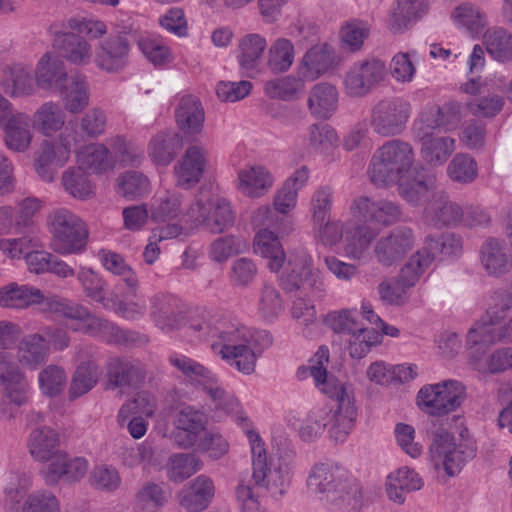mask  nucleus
Segmentation results:
<instances>
[{"label": "nucleus", "mask_w": 512, "mask_h": 512, "mask_svg": "<svg viewBox=\"0 0 512 512\" xmlns=\"http://www.w3.org/2000/svg\"><path fill=\"white\" fill-rule=\"evenodd\" d=\"M188 329L199 339H212L213 352L244 375L254 373L258 359L273 344L267 330L248 326L222 312L194 321Z\"/></svg>", "instance_id": "1"}, {"label": "nucleus", "mask_w": 512, "mask_h": 512, "mask_svg": "<svg viewBox=\"0 0 512 512\" xmlns=\"http://www.w3.org/2000/svg\"><path fill=\"white\" fill-rule=\"evenodd\" d=\"M414 164L415 151L411 143L392 139L373 153L368 175L371 182L380 187L398 184L399 193L406 201L420 203L433 193L435 180Z\"/></svg>", "instance_id": "2"}, {"label": "nucleus", "mask_w": 512, "mask_h": 512, "mask_svg": "<svg viewBox=\"0 0 512 512\" xmlns=\"http://www.w3.org/2000/svg\"><path fill=\"white\" fill-rule=\"evenodd\" d=\"M307 487L330 512H351L362 504V489L353 475L334 462L315 464L308 475Z\"/></svg>", "instance_id": "3"}, {"label": "nucleus", "mask_w": 512, "mask_h": 512, "mask_svg": "<svg viewBox=\"0 0 512 512\" xmlns=\"http://www.w3.org/2000/svg\"><path fill=\"white\" fill-rule=\"evenodd\" d=\"M307 487L330 512H351L362 504V489L353 475L334 462L315 464L308 475Z\"/></svg>", "instance_id": "4"}, {"label": "nucleus", "mask_w": 512, "mask_h": 512, "mask_svg": "<svg viewBox=\"0 0 512 512\" xmlns=\"http://www.w3.org/2000/svg\"><path fill=\"white\" fill-rule=\"evenodd\" d=\"M182 196L167 192L153 205L151 219L155 222L179 220L195 224H229L235 220L231 204L225 199L209 201L201 194L187 209H181Z\"/></svg>", "instance_id": "5"}, {"label": "nucleus", "mask_w": 512, "mask_h": 512, "mask_svg": "<svg viewBox=\"0 0 512 512\" xmlns=\"http://www.w3.org/2000/svg\"><path fill=\"white\" fill-rule=\"evenodd\" d=\"M252 456V478L274 498L282 497L290 487L293 477V458L279 456L268 461L264 443L253 430H246Z\"/></svg>", "instance_id": "6"}, {"label": "nucleus", "mask_w": 512, "mask_h": 512, "mask_svg": "<svg viewBox=\"0 0 512 512\" xmlns=\"http://www.w3.org/2000/svg\"><path fill=\"white\" fill-rule=\"evenodd\" d=\"M498 339L512 340V293L507 290L490 295L486 313L467 333L471 346L492 345Z\"/></svg>", "instance_id": "7"}, {"label": "nucleus", "mask_w": 512, "mask_h": 512, "mask_svg": "<svg viewBox=\"0 0 512 512\" xmlns=\"http://www.w3.org/2000/svg\"><path fill=\"white\" fill-rule=\"evenodd\" d=\"M43 312L54 313L70 321V329L97 336L109 343H119L125 339L124 332L112 322L93 315L89 309L77 302L56 295L47 296Z\"/></svg>", "instance_id": "8"}, {"label": "nucleus", "mask_w": 512, "mask_h": 512, "mask_svg": "<svg viewBox=\"0 0 512 512\" xmlns=\"http://www.w3.org/2000/svg\"><path fill=\"white\" fill-rule=\"evenodd\" d=\"M460 441L447 431L441 430L434 436L429 448V457L436 469L442 468L449 477L458 475L466 463L476 456L475 442L460 434Z\"/></svg>", "instance_id": "9"}, {"label": "nucleus", "mask_w": 512, "mask_h": 512, "mask_svg": "<svg viewBox=\"0 0 512 512\" xmlns=\"http://www.w3.org/2000/svg\"><path fill=\"white\" fill-rule=\"evenodd\" d=\"M466 397V388L458 380L448 379L424 385L418 392L420 409L432 416H443L455 411Z\"/></svg>", "instance_id": "10"}, {"label": "nucleus", "mask_w": 512, "mask_h": 512, "mask_svg": "<svg viewBox=\"0 0 512 512\" xmlns=\"http://www.w3.org/2000/svg\"><path fill=\"white\" fill-rule=\"evenodd\" d=\"M306 281L314 296L325 295V283L319 271L312 268V257L300 247L289 253L288 260L280 277V285L287 292L298 290Z\"/></svg>", "instance_id": "11"}, {"label": "nucleus", "mask_w": 512, "mask_h": 512, "mask_svg": "<svg viewBox=\"0 0 512 512\" xmlns=\"http://www.w3.org/2000/svg\"><path fill=\"white\" fill-rule=\"evenodd\" d=\"M385 63L377 58H365L353 62L345 71L343 93L353 99L369 95L385 78Z\"/></svg>", "instance_id": "12"}, {"label": "nucleus", "mask_w": 512, "mask_h": 512, "mask_svg": "<svg viewBox=\"0 0 512 512\" xmlns=\"http://www.w3.org/2000/svg\"><path fill=\"white\" fill-rule=\"evenodd\" d=\"M337 395H326L334 399L336 405L324 410L326 432L330 440L343 443L355 427L358 409L353 387L339 390Z\"/></svg>", "instance_id": "13"}, {"label": "nucleus", "mask_w": 512, "mask_h": 512, "mask_svg": "<svg viewBox=\"0 0 512 512\" xmlns=\"http://www.w3.org/2000/svg\"><path fill=\"white\" fill-rule=\"evenodd\" d=\"M75 141L76 132L66 128L56 138L41 142L35 154L34 166L36 173L44 181H52L57 171L68 162Z\"/></svg>", "instance_id": "14"}, {"label": "nucleus", "mask_w": 512, "mask_h": 512, "mask_svg": "<svg viewBox=\"0 0 512 512\" xmlns=\"http://www.w3.org/2000/svg\"><path fill=\"white\" fill-rule=\"evenodd\" d=\"M170 440L179 449L190 450L208 427L204 410L193 405L179 406L172 417Z\"/></svg>", "instance_id": "15"}, {"label": "nucleus", "mask_w": 512, "mask_h": 512, "mask_svg": "<svg viewBox=\"0 0 512 512\" xmlns=\"http://www.w3.org/2000/svg\"><path fill=\"white\" fill-rule=\"evenodd\" d=\"M411 115V105L402 98H386L372 109L371 127L383 137L400 135L406 128Z\"/></svg>", "instance_id": "16"}, {"label": "nucleus", "mask_w": 512, "mask_h": 512, "mask_svg": "<svg viewBox=\"0 0 512 512\" xmlns=\"http://www.w3.org/2000/svg\"><path fill=\"white\" fill-rule=\"evenodd\" d=\"M0 384L3 395L11 405L21 407L29 403L31 386L12 353L0 351Z\"/></svg>", "instance_id": "17"}, {"label": "nucleus", "mask_w": 512, "mask_h": 512, "mask_svg": "<svg viewBox=\"0 0 512 512\" xmlns=\"http://www.w3.org/2000/svg\"><path fill=\"white\" fill-rule=\"evenodd\" d=\"M43 244L38 237L24 236L15 239H1L0 250L10 258L24 255L28 270L35 274L48 272L53 255L39 250Z\"/></svg>", "instance_id": "18"}, {"label": "nucleus", "mask_w": 512, "mask_h": 512, "mask_svg": "<svg viewBox=\"0 0 512 512\" xmlns=\"http://www.w3.org/2000/svg\"><path fill=\"white\" fill-rule=\"evenodd\" d=\"M350 213L356 221L363 223L394 224L406 221L397 203L389 200L374 201L365 196L353 200Z\"/></svg>", "instance_id": "19"}, {"label": "nucleus", "mask_w": 512, "mask_h": 512, "mask_svg": "<svg viewBox=\"0 0 512 512\" xmlns=\"http://www.w3.org/2000/svg\"><path fill=\"white\" fill-rule=\"evenodd\" d=\"M329 358V349L326 346H320L309 360L308 365L298 368L296 375L301 381L309 377L312 378L316 389L324 395H337V391L352 385L343 383L328 373Z\"/></svg>", "instance_id": "20"}, {"label": "nucleus", "mask_w": 512, "mask_h": 512, "mask_svg": "<svg viewBox=\"0 0 512 512\" xmlns=\"http://www.w3.org/2000/svg\"><path fill=\"white\" fill-rule=\"evenodd\" d=\"M415 235L411 228L398 226L387 236L381 237L375 246L378 262L391 266L401 260L414 246Z\"/></svg>", "instance_id": "21"}, {"label": "nucleus", "mask_w": 512, "mask_h": 512, "mask_svg": "<svg viewBox=\"0 0 512 512\" xmlns=\"http://www.w3.org/2000/svg\"><path fill=\"white\" fill-rule=\"evenodd\" d=\"M337 131L326 123H313L306 129L296 148L302 157L310 155H331L339 146Z\"/></svg>", "instance_id": "22"}, {"label": "nucleus", "mask_w": 512, "mask_h": 512, "mask_svg": "<svg viewBox=\"0 0 512 512\" xmlns=\"http://www.w3.org/2000/svg\"><path fill=\"white\" fill-rule=\"evenodd\" d=\"M208 163L207 151L197 145L188 147L174 166L175 182L178 187L190 189L198 184Z\"/></svg>", "instance_id": "23"}, {"label": "nucleus", "mask_w": 512, "mask_h": 512, "mask_svg": "<svg viewBox=\"0 0 512 512\" xmlns=\"http://www.w3.org/2000/svg\"><path fill=\"white\" fill-rule=\"evenodd\" d=\"M60 434L49 426H40L33 429L27 439V449L30 456L38 462L54 463L63 459V450L60 449Z\"/></svg>", "instance_id": "24"}, {"label": "nucleus", "mask_w": 512, "mask_h": 512, "mask_svg": "<svg viewBox=\"0 0 512 512\" xmlns=\"http://www.w3.org/2000/svg\"><path fill=\"white\" fill-rule=\"evenodd\" d=\"M150 315L161 330L178 329L184 321L182 302L171 294H156L150 300Z\"/></svg>", "instance_id": "25"}, {"label": "nucleus", "mask_w": 512, "mask_h": 512, "mask_svg": "<svg viewBox=\"0 0 512 512\" xmlns=\"http://www.w3.org/2000/svg\"><path fill=\"white\" fill-rule=\"evenodd\" d=\"M274 182V175L267 167L254 164L239 169L236 186L242 195L257 199L267 195Z\"/></svg>", "instance_id": "26"}, {"label": "nucleus", "mask_w": 512, "mask_h": 512, "mask_svg": "<svg viewBox=\"0 0 512 512\" xmlns=\"http://www.w3.org/2000/svg\"><path fill=\"white\" fill-rule=\"evenodd\" d=\"M266 49L267 41L258 33L245 34L238 40L236 58L246 77L255 78L260 75V64Z\"/></svg>", "instance_id": "27"}, {"label": "nucleus", "mask_w": 512, "mask_h": 512, "mask_svg": "<svg viewBox=\"0 0 512 512\" xmlns=\"http://www.w3.org/2000/svg\"><path fill=\"white\" fill-rule=\"evenodd\" d=\"M145 378V371L139 362L126 358H111L106 365V389H125L137 385Z\"/></svg>", "instance_id": "28"}, {"label": "nucleus", "mask_w": 512, "mask_h": 512, "mask_svg": "<svg viewBox=\"0 0 512 512\" xmlns=\"http://www.w3.org/2000/svg\"><path fill=\"white\" fill-rule=\"evenodd\" d=\"M334 64L331 47L326 44L312 46L299 60L296 73L304 80L315 81L327 73Z\"/></svg>", "instance_id": "29"}, {"label": "nucleus", "mask_w": 512, "mask_h": 512, "mask_svg": "<svg viewBox=\"0 0 512 512\" xmlns=\"http://www.w3.org/2000/svg\"><path fill=\"white\" fill-rule=\"evenodd\" d=\"M479 259L481 266L491 277L499 278L512 270V255L503 240H485L480 247Z\"/></svg>", "instance_id": "30"}, {"label": "nucleus", "mask_w": 512, "mask_h": 512, "mask_svg": "<svg viewBox=\"0 0 512 512\" xmlns=\"http://www.w3.org/2000/svg\"><path fill=\"white\" fill-rule=\"evenodd\" d=\"M0 87L12 99L34 95L37 85L32 68L20 63L8 66L3 71Z\"/></svg>", "instance_id": "31"}, {"label": "nucleus", "mask_w": 512, "mask_h": 512, "mask_svg": "<svg viewBox=\"0 0 512 512\" xmlns=\"http://www.w3.org/2000/svg\"><path fill=\"white\" fill-rule=\"evenodd\" d=\"M428 10L427 0H395L390 9L388 28L395 34L403 33L423 18Z\"/></svg>", "instance_id": "32"}, {"label": "nucleus", "mask_w": 512, "mask_h": 512, "mask_svg": "<svg viewBox=\"0 0 512 512\" xmlns=\"http://www.w3.org/2000/svg\"><path fill=\"white\" fill-rule=\"evenodd\" d=\"M53 46L58 49L62 57L76 66L89 65L93 57L90 43L81 35L70 31L55 33Z\"/></svg>", "instance_id": "33"}, {"label": "nucleus", "mask_w": 512, "mask_h": 512, "mask_svg": "<svg viewBox=\"0 0 512 512\" xmlns=\"http://www.w3.org/2000/svg\"><path fill=\"white\" fill-rule=\"evenodd\" d=\"M129 51V43L124 37H110L100 43L94 62L103 71L119 72L128 63Z\"/></svg>", "instance_id": "34"}, {"label": "nucleus", "mask_w": 512, "mask_h": 512, "mask_svg": "<svg viewBox=\"0 0 512 512\" xmlns=\"http://www.w3.org/2000/svg\"><path fill=\"white\" fill-rule=\"evenodd\" d=\"M49 343L44 335L39 332L30 333L23 336L17 346L18 366L30 371L37 370L49 359Z\"/></svg>", "instance_id": "35"}, {"label": "nucleus", "mask_w": 512, "mask_h": 512, "mask_svg": "<svg viewBox=\"0 0 512 512\" xmlns=\"http://www.w3.org/2000/svg\"><path fill=\"white\" fill-rule=\"evenodd\" d=\"M489 345L471 346L466 341L469 364L481 374H495L512 368V348H501L494 351L483 360L486 348Z\"/></svg>", "instance_id": "36"}, {"label": "nucleus", "mask_w": 512, "mask_h": 512, "mask_svg": "<svg viewBox=\"0 0 512 512\" xmlns=\"http://www.w3.org/2000/svg\"><path fill=\"white\" fill-rule=\"evenodd\" d=\"M215 496V484L212 478L201 474L194 478L179 495V504L189 512L205 510Z\"/></svg>", "instance_id": "37"}, {"label": "nucleus", "mask_w": 512, "mask_h": 512, "mask_svg": "<svg viewBox=\"0 0 512 512\" xmlns=\"http://www.w3.org/2000/svg\"><path fill=\"white\" fill-rule=\"evenodd\" d=\"M211 401L212 410L217 417L230 416L239 425L248 426L238 399L218 384L217 377L203 389Z\"/></svg>", "instance_id": "38"}, {"label": "nucleus", "mask_w": 512, "mask_h": 512, "mask_svg": "<svg viewBox=\"0 0 512 512\" xmlns=\"http://www.w3.org/2000/svg\"><path fill=\"white\" fill-rule=\"evenodd\" d=\"M46 299L41 290L30 285L9 283L0 288V306L3 308L25 309L39 305L44 311Z\"/></svg>", "instance_id": "39"}, {"label": "nucleus", "mask_w": 512, "mask_h": 512, "mask_svg": "<svg viewBox=\"0 0 512 512\" xmlns=\"http://www.w3.org/2000/svg\"><path fill=\"white\" fill-rule=\"evenodd\" d=\"M385 486L389 500L403 504L407 494L423 488L424 480L414 469L404 466L387 476Z\"/></svg>", "instance_id": "40"}, {"label": "nucleus", "mask_w": 512, "mask_h": 512, "mask_svg": "<svg viewBox=\"0 0 512 512\" xmlns=\"http://www.w3.org/2000/svg\"><path fill=\"white\" fill-rule=\"evenodd\" d=\"M309 177V168L307 166H301L284 181L274 196L273 208L275 212L287 215L295 209L298 193L305 187Z\"/></svg>", "instance_id": "41"}, {"label": "nucleus", "mask_w": 512, "mask_h": 512, "mask_svg": "<svg viewBox=\"0 0 512 512\" xmlns=\"http://www.w3.org/2000/svg\"><path fill=\"white\" fill-rule=\"evenodd\" d=\"M339 93L337 88L327 82L315 84L307 97V108L312 117L327 120L337 111Z\"/></svg>", "instance_id": "42"}, {"label": "nucleus", "mask_w": 512, "mask_h": 512, "mask_svg": "<svg viewBox=\"0 0 512 512\" xmlns=\"http://www.w3.org/2000/svg\"><path fill=\"white\" fill-rule=\"evenodd\" d=\"M37 87L43 90H59L68 80L64 62L51 52L45 53L35 69Z\"/></svg>", "instance_id": "43"}, {"label": "nucleus", "mask_w": 512, "mask_h": 512, "mask_svg": "<svg viewBox=\"0 0 512 512\" xmlns=\"http://www.w3.org/2000/svg\"><path fill=\"white\" fill-rule=\"evenodd\" d=\"M88 235L85 226H54L50 246L60 255L80 254L86 248Z\"/></svg>", "instance_id": "44"}, {"label": "nucleus", "mask_w": 512, "mask_h": 512, "mask_svg": "<svg viewBox=\"0 0 512 512\" xmlns=\"http://www.w3.org/2000/svg\"><path fill=\"white\" fill-rule=\"evenodd\" d=\"M175 118L184 134H199L203 128L205 115L198 98L190 94L182 95L175 110Z\"/></svg>", "instance_id": "45"}, {"label": "nucleus", "mask_w": 512, "mask_h": 512, "mask_svg": "<svg viewBox=\"0 0 512 512\" xmlns=\"http://www.w3.org/2000/svg\"><path fill=\"white\" fill-rule=\"evenodd\" d=\"M66 122V114L59 103L46 101L33 113L32 126L41 135L50 137L62 132Z\"/></svg>", "instance_id": "46"}, {"label": "nucleus", "mask_w": 512, "mask_h": 512, "mask_svg": "<svg viewBox=\"0 0 512 512\" xmlns=\"http://www.w3.org/2000/svg\"><path fill=\"white\" fill-rule=\"evenodd\" d=\"M78 167L95 174H102L115 167L109 148L101 143H90L76 153Z\"/></svg>", "instance_id": "47"}, {"label": "nucleus", "mask_w": 512, "mask_h": 512, "mask_svg": "<svg viewBox=\"0 0 512 512\" xmlns=\"http://www.w3.org/2000/svg\"><path fill=\"white\" fill-rule=\"evenodd\" d=\"M254 252L268 260V268L278 272L285 263V253L279 236L268 227L260 229L253 242Z\"/></svg>", "instance_id": "48"}, {"label": "nucleus", "mask_w": 512, "mask_h": 512, "mask_svg": "<svg viewBox=\"0 0 512 512\" xmlns=\"http://www.w3.org/2000/svg\"><path fill=\"white\" fill-rule=\"evenodd\" d=\"M62 93L64 108L71 114H79L89 105V83L83 74H72L67 84L59 89Z\"/></svg>", "instance_id": "49"}, {"label": "nucleus", "mask_w": 512, "mask_h": 512, "mask_svg": "<svg viewBox=\"0 0 512 512\" xmlns=\"http://www.w3.org/2000/svg\"><path fill=\"white\" fill-rule=\"evenodd\" d=\"M4 141L8 149L25 152L31 145L33 134L30 130V117L24 112H16L3 125Z\"/></svg>", "instance_id": "50"}, {"label": "nucleus", "mask_w": 512, "mask_h": 512, "mask_svg": "<svg viewBox=\"0 0 512 512\" xmlns=\"http://www.w3.org/2000/svg\"><path fill=\"white\" fill-rule=\"evenodd\" d=\"M88 470V463L84 458L76 457L70 459L66 452H63V459H57L54 463H49L42 471L47 484L54 485L62 477L68 481H77L82 478Z\"/></svg>", "instance_id": "51"}, {"label": "nucleus", "mask_w": 512, "mask_h": 512, "mask_svg": "<svg viewBox=\"0 0 512 512\" xmlns=\"http://www.w3.org/2000/svg\"><path fill=\"white\" fill-rule=\"evenodd\" d=\"M97 257L103 268L119 277L130 290L131 294L136 296V290L139 285L138 277L133 268L127 263L125 257L109 249H100Z\"/></svg>", "instance_id": "52"}, {"label": "nucleus", "mask_w": 512, "mask_h": 512, "mask_svg": "<svg viewBox=\"0 0 512 512\" xmlns=\"http://www.w3.org/2000/svg\"><path fill=\"white\" fill-rule=\"evenodd\" d=\"M263 90L270 99L289 102L298 99L305 91V82L297 73L290 74L266 81Z\"/></svg>", "instance_id": "53"}, {"label": "nucleus", "mask_w": 512, "mask_h": 512, "mask_svg": "<svg viewBox=\"0 0 512 512\" xmlns=\"http://www.w3.org/2000/svg\"><path fill=\"white\" fill-rule=\"evenodd\" d=\"M453 23L463 29L472 38L483 34L487 26L486 15L475 5L463 3L458 5L452 12Z\"/></svg>", "instance_id": "54"}, {"label": "nucleus", "mask_w": 512, "mask_h": 512, "mask_svg": "<svg viewBox=\"0 0 512 512\" xmlns=\"http://www.w3.org/2000/svg\"><path fill=\"white\" fill-rule=\"evenodd\" d=\"M295 60V47L287 38H277L268 47L266 67L273 74L289 71Z\"/></svg>", "instance_id": "55"}, {"label": "nucleus", "mask_w": 512, "mask_h": 512, "mask_svg": "<svg viewBox=\"0 0 512 512\" xmlns=\"http://www.w3.org/2000/svg\"><path fill=\"white\" fill-rule=\"evenodd\" d=\"M100 370L93 360L82 361L76 368L69 386V398L77 399L90 390H92L98 382Z\"/></svg>", "instance_id": "56"}, {"label": "nucleus", "mask_w": 512, "mask_h": 512, "mask_svg": "<svg viewBox=\"0 0 512 512\" xmlns=\"http://www.w3.org/2000/svg\"><path fill=\"white\" fill-rule=\"evenodd\" d=\"M420 144L422 160L432 167L446 163L455 150V140L448 136H437Z\"/></svg>", "instance_id": "57"}, {"label": "nucleus", "mask_w": 512, "mask_h": 512, "mask_svg": "<svg viewBox=\"0 0 512 512\" xmlns=\"http://www.w3.org/2000/svg\"><path fill=\"white\" fill-rule=\"evenodd\" d=\"M427 245L414 253L402 268L399 281L404 287H412L434 260V253Z\"/></svg>", "instance_id": "58"}, {"label": "nucleus", "mask_w": 512, "mask_h": 512, "mask_svg": "<svg viewBox=\"0 0 512 512\" xmlns=\"http://www.w3.org/2000/svg\"><path fill=\"white\" fill-rule=\"evenodd\" d=\"M202 461L191 453H175L167 462V476L176 483L183 482L202 469Z\"/></svg>", "instance_id": "59"}, {"label": "nucleus", "mask_w": 512, "mask_h": 512, "mask_svg": "<svg viewBox=\"0 0 512 512\" xmlns=\"http://www.w3.org/2000/svg\"><path fill=\"white\" fill-rule=\"evenodd\" d=\"M487 52L496 60L504 62L512 58V35L503 28L495 27L484 34Z\"/></svg>", "instance_id": "60"}, {"label": "nucleus", "mask_w": 512, "mask_h": 512, "mask_svg": "<svg viewBox=\"0 0 512 512\" xmlns=\"http://www.w3.org/2000/svg\"><path fill=\"white\" fill-rule=\"evenodd\" d=\"M375 236L376 233L371 226H346L344 242L347 254L359 259Z\"/></svg>", "instance_id": "61"}, {"label": "nucleus", "mask_w": 512, "mask_h": 512, "mask_svg": "<svg viewBox=\"0 0 512 512\" xmlns=\"http://www.w3.org/2000/svg\"><path fill=\"white\" fill-rule=\"evenodd\" d=\"M248 249L244 237L240 235H225L215 239L210 246V257L213 261L222 263L230 257Z\"/></svg>", "instance_id": "62"}, {"label": "nucleus", "mask_w": 512, "mask_h": 512, "mask_svg": "<svg viewBox=\"0 0 512 512\" xmlns=\"http://www.w3.org/2000/svg\"><path fill=\"white\" fill-rule=\"evenodd\" d=\"M137 46L142 55L155 66L166 65L172 61L170 47L160 38L149 35L140 36Z\"/></svg>", "instance_id": "63"}, {"label": "nucleus", "mask_w": 512, "mask_h": 512, "mask_svg": "<svg viewBox=\"0 0 512 512\" xmlns=\"http://www.w3.org/2000/svg\"><path fill=\"white\" fill-rule=\"evenodd\" d=\"M283 301L279 291L271 284L265 283L261 290L258 300V314L268 323L274 322L282 313Z\"/></svg>", "instance_id": "64"}]
</instances>
